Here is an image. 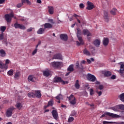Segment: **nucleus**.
Returning a JSON list of instances; mask_svg holds the SVG:
<instances>
[{
    "mask_svg": "<svg viewBox=\"0 0 124 124\" xmlns=\"http://www.w3.org/2000/svg\"><path fill=\"white\" fill-rule=\"evenodd\" d=\"M15 106L17 109H18V110H21L22 107V104L21 103H16Z\"/></svg>",
    "mask_w": 124,
    "mask_h": 124,
    "instance_id": "nucleus-31",
    "label": "nucleus"
},
{
    "mask_svg": "<svg viewBox=\"0 0 124 124\" xmlns=\"http://www.w3.org/2000/svg\"><path fill=\"white\" fill-rule=\"evenodd\" d=\"M111 79H112V80H115V79H116V76L115 75H112L111 77Z\"/></svg>",
    "mask_w": 124,
    "mask_h": 124,
    "instance_id": "nucleus-58",
    "label": "nucleus"
},
{
    "mask_svg": "<svg viewBox=\"0 0 124 124\" xmlns=\"http://www.w3.org/2000/svg\"><path fill=\"white\" fill-rule=\"evenodd\" d=\"M51 114L55 120H58V118H59V114H58V111H57V110L53 109L52 111Z\"/></svg>",
    "mask_w": 124,
    "mask_h": 124,
    "instance_id": "nucleus-12",
    "label": "nucleus"
},
{
    "mask_svg": "<svg viewBox=\"0 0 124 124\" xmlns=\"http://www.w3.org/2000/svg\"><path fill=\"white\" fill-rule=\"evenodd\" d=\"M13 17H14V14L13 13L10 14H6L4 16L5 19L7 23H10Z\"/></svg>",
    "mask_w": 124,
    "mask_h": 124,
    "instance_id": "nucleus-4",
    "label": "nucleus"
},
{
    "mask_svg": "<svg viewBox=\"0 0 124 124\" xmlns=\"http://www.w3.org/2000/svg\"><path fill=\"white\" fill-rule=\"evenodd\" d=\"M61 107H62V108H66V106L62 104L61 105Z\"/></svg>",
    "mask_w": 124,
    "mask_h": 124,
    "instance_id": "nucleus-61",
    "label": "nucleus"
},
{
    "mask_svg": "<svg viewBox=\"0 0 124 124\" xmlns=\"http://www.w3.org/2000/svg\"><path fill=\"white\" fill-rule=\"evenodd\" d=\"M0 57H5L6 56V52L3 49L0 50Z\"/></svg>",
    "mask_w": 124,
    "mask_h": 124,
    "instance_id": "nucleus-27",
    "label": "nucleus"
},
{
    "mask_svg": "<svg viewBox=\"0 0 124 124\" xmlns=\"http://www.w3.org/2000/svg\"><path fill=\"white\" fill-rule=\"evenodd\" d=\"M77 37L79 41H77L76 43L78 46H80V45H83L84 44V41L83 40V39L82 38V37L80 36L81 34H82V32L81 31V30L80 28L77 29Z\"/></svg>",
    "mask_w": 124,
    "mask_h": 124,
    "instance_id": "nucleus-1",
    "label": "nucleus"
},
{
    "mask_svg": "<svg viewBox=\"0 0 124 124\" xmlns=\"http://www.w3.org/2000/svg\"><path fill=\"white\" fill-rule=\"evenodd\" d=\"M37 53V48H35V50L32 52V54L33 55H35Z\"/></svg>",
    "mask_w": 124,
    "mask_h": 124,
    "instance_id": "nucleus-51",
    "label": "nucleus"
},
{
    "mask_svg": "<svg viewBox=\"0 0 124 124\" xmlns=\"http://www.w3.org/2000/svg\"><path fill=\"white\" fill-rule=\"evenodd\" d=\"M6 30V26H1L0 27V31H1V33H3L5 30Z\"/></svg>",
    "mask_w": 124,
    "mask_h": 124,
    "instance_id": "nucleus-37",
    "label": "nucleus"
},
{
    "mask_svg": "<svg viewBox=\"0 0 124 124\" xmlns=\"http://www.w3.org/2000/svg\"><path fill=\"white\" fill-rule=\"evenodd\" d=\"M104 20L107 23L110 21V18H109L108 11H105L104 13Z\"/></svg>",
    "mask_w": 124,
    "mask_h": 124,
    "instance_id": "nucleus-11",
    "label": "nucleus"
},
{
    "mask_svg": "<svg viewBox=\"0 0 124 124\" xmlns=\"http://www.w3.org/2000/svg\"><path fill=\"white\" fill-rule=\"evenodd\" d=\"M62 97V94H60L58 96H57L55 98L57 99V100H61V98Z\"/></svg>",
    "mask_w": 124,
    "mask_h": 124,
    "instance_id": "nucleus-46",
    "label": "nucleus"
},
{
    "mask_svg": "<svg viewBox=\"0 0 124 124\" xmlns=\"http://www.w3.org/2000/svg\"><path fill=\"white\" fill-rule=\"evenodd\" d=\"M119 107V110H124V105H118Z\"/></svg>",
    "mask_w": 124,
    "mask_h": 124,
    "instance_id": "nucleus-45",
    "label": "nucleus"
},
{
    "mask_svg": "<svg viewBox=\"0 0 124 124\" xmlns=\"http://www.w3.org/2000/svg\"><path fill=\"white\" fill-rule=\"evenodd\" d=\"M74 121V118L73 117H69L68 119V123H71Z\"/></svg>",
    "mask_w": 124,
    "mask_h": 124,
    "instance_id": "nucleus-42",
    "label": "nucleus"
},
{
    "mask_svg": "<svg viewBox=\"0 0 124 124\" xmlns=\"http://www.w3.org/2000/svg\"><path fill=\"white\" fill-rule=\"evenodd\" d=\"M20 75H21V73L20 72V71H17L15 74L14 78H15L16 79H17L18 77H20Z\"/></svg>",
    "mask_w": 124,
    "mask_h": 124,
    "instance_id": "nucleus-35",
    "label": "nucleus"
},
{
    "mask_svg": "<svg viewBox=\"0 0 124 124\" xmlns=\"http://www.w3.org/2000/svg\"><path fill=\"white\" fill-rule=\"evenodd\" d=\"M48 12L49 13V14H54V7H53L52 6H49L48 7Z\"/></svg>",
    "mask_w": 124,
    "mask_h": 124,
    "instance_id": "nucleus-24",
    "label": "nucleus"
},
{
    "mask_svg": "<svg viewBox=\"0 0 124 124\" xmlns=\"http://www.w3.org/2000/svg\"><path fill=\"white\" fill-rule=\"evenodd\" d=\"M22 3L24 5V3H28L31 4V1L29 0H21Z\"/></svg>",
    "mask_w": 124,
    "mask_h": 124,
    "instance_id": "nucleus-40",
    "label": "nucleus"
},
{
    "mask_svg": "<svg viewBox=\"0 0 124 124\" xmlns=\"http://www.w3.org/2000/svg\"><path fill=\"white\" fill-rule=\"evenodd\" d=\"M87 62H88V63H91L92 61L90 59H87Z\"/></svg>",
    "mask_w": 124,
    "mask_h": 124,
    "instance_id": "nucleus-62",
    "label": "nucleus"
},
{
    "mask_svg": "<svg viewBox=\"0 0 124 124\" xmlns=\"http://www.w3.org/2000/svg\"><path fill=\"white\" fill-rule=\"evenodd\" d=\"M51 64L54 68H58L60 67L61 65L62 64V62H53L51 63Z\"/></svg>",
    "mask_w": 124,
    "mask_h": 124,
    "instance_id": "nucleus-7",
    "label": "nucleus"
},
{
    "mask_svg": "<svg viewBox=\"0 0 124 124\" xmlns=\"http://www.w3.org/2000/svg\"><path fill=\"white\" fill-rule=\"evenodd\" d=\"M0 68H1V69H3V68H4V69H7L8 67L7 65H6V64H2V62L0 61Z\"/></svg>",
    "mask_w": 124,
    "mask_h": 124,
    "instance_id": "nucleus-21",
    "label": "nucleus"
},
{
    "mask_svg": "<svg viewBox=\"0 0 124 124\" xmlns=\"http://www.w3.org/2000/svg\"><path fill=\"white\" fill-rule=\"evenodd\" d=\"M48 22L49 23H51V24H55V22H54V20H53V19H49Z\"/></svg>",
    "mask_w": 124,
    "mask_h": 124,
    "instance_id": "nucleus-53",
    "label": "nucleus"
},
{
    "mask_svg": "<svg viewBox=\"0 0 124 124\" xmlns=\"http://www.w3.org/2000/svg\"><path fill=\"white\" fill-rule=\"evenodd\" d=\"M90 95H93V94H94V91H93V88L90 89Z\"/></svg>",
    "mask_w": 124,
    "mask_h": 124,
    "instance_id": "nucleus-41",
    "label": "nucleus"
},
{
    "mask_svg": "<svg viewBox=\"0 0 124 124\" xmlns=\"http://www.w3.org/2000/svg\"><path fill=\"white\" fill-rule=\"evenodd\" d=\"M111 109L115 112H119V111H120V107H119V105L112 107L111 108Z\"/></svg>",
    "mask_w": 124,
    "mask_h": 124,
    "instance_id": "nucleus-25",
    "label": "nucleus"
},
{
    "mask_svg": "<svg viewBox=\"0 0 124 124\" xmlns=\"http://www.w3.org/2000/svg\"><path fill=\"white\" fill-rule=\"evenodd\" d=\"M107 116H109V117H111V118H121V116L119 115L108 112H105L104 114L100 116V119H102V118H104V117H106Z\"/></svg>",
    "mask_w": 124,
    "mask_h": 124,
    "instance_id": "nucleus-2",
    "label": "nucleus"
},
{
    "mask_svg": "<svg viewBox=\"0 0 124 124\" xmlns=\"http://www.w3.org/2000/svg\"><path fill=\"white\" fill-rule=\"evenodd\" d=\"M52 60H62V54L60 53H57L54 55Z\"/></svg>",
    "mask_w": 124,
    "mask_h": 124,
    "instance_id": "nucleus-13",
    "label": "nucleus"
},
{
    "mask_svg": "<svg viewBox=\"0 0 124 124\" xmlns=\"http://www.w3.org/2000/svg\"><path fill=\"white\" fill-rule=\"evenodd\" d=\"M103 43L104 46H107L109 43V39H108V38H104Z\"/></svg>",
    "mask_w": 124,
    "mask_h": 124,
    "instance_id": "nucleus-20",
    "label": "nucleus"
},
{
    "mask_svg": "<svg viewBox=\"0 0 124 124\" xmlns=\"http://www.w3.org/2000/svg\"><path fill=\"white\" fill-rule=\"evenodd\" d=\"M52 28H53V26L50 23H46L44 24L45 30L46 29H52Z\"/></svg>",
    "mask_w": 124,
    "mask_h": 124,
    "instance_id": "nucleus-19",
    "label": "nucleus"
},
{
    "mask_svg": "<svg viewBox=\"0 0 124 124\" xmlns=\"http://www.w3.org/2000/svg\"><path fill=\"white\" fill-rule=\"evenodd\" d=\"M111 72L108 71H106L104 73V76H106V77H109V76H111Z\"/></svg>",
    "mask_w": 124,
    "mask_h": 124,
    "instance_id": "nucleus-34",
    "label": "nucleus"
},
{
    "mask_svg": "<svg viewBox=\"0 0 124 124\" xmlns=\"http://www.w3.org/2000/svg\"><path fill=\"white\" fill-rule=\"evenodd\" d=\"M54 83H62L63 85H65V81H63L61 77H56L54 78Z\"/></svg>",
    "mask_w": 124,
    "mask_h": 124,
    "instance_id": "nucleus-9",
    "label": "nucleus"
},
{
    "mask_svg": "<svg viewBox=\"0 0 124 124\" xmlns=\"http://www.w3.org/2000/svg\"><path fill=\"white\" fill-rule=\"evenodd\" d=\"M48 107H49V106H48V105H47L46 106H45L44 107V109H46V108H47Z\"/></svg>",
    "mask_w": 124,
    "mask_h": 124,
    "instance_id": "nucleus-64",
    "label": "nucleus"
},
{
    "mask_svg": "<svg viewBox=\"0 0 124 124\" xmlns=\"http://www.w3.org/2000/svg\"><path fill=\"white\" fill-rule=\"evenodd\" d=\"M96 93H97L98 94L99 96H100V95H101V94H102V92H101V91L98 92L97 90H96Z\"/></svg>",
    "mask_w": 124,
    "mask_h": 124,
    "instance_id": "nucleus-50",
    "label": "nucleus"
},
{
    "mask_svg": "<svg viewBox=\"0 0 124 124\" xmlns=\"http://www.w3.org/2000/svg\"><path fill=\"white\" fill-rule=\"evenodd\" d=\"M86 4L87 5V7H86V9H87V10H92L94 8V5H93V3L90 1H88Z\"/></svg>",
    "mask_w": 124,
    "mask_h": 124,
    "instance_id": "nucleus-8",
    "label": "nucleus"
},
{
    "mask_svg": "<svg viewBox=\"0 0 124 124\" xmlns=\"http://www.w3.org/2000/svg\"><path fill=\"white\" fill-rule=\"evenodd\" d=\"M110 12L112 15L115 16L116 15L117 12H118V10H117L116 8H114L111 10H110Z\"/></svg>",
    "mask_w": 124,
    "mask_h": 124,
    "instance_id": "nucleus-22",
    "label": "nucleus"
},
{
    "mask_svg": "<svg viewBox=\"0 0 124 124\" xmlns=\"http://www.w3.org/2000/svg\"><path fill=\"white\" fill-rule=\"evenodd\" d=\"M15 110V108L14 107H11L9 108H8L7 111L6 112V116L7 118H9L12 116V113H13V111Z\"/></svg>",
    "mask_w": 124,
    "mask_h": 124,
    "instance_id": "nucleus-3",
    "label": "nucleus"
},
{
    "mask_svg": "<svg viewBox=\"0 0 124 124\" xmlns=\"http://www.w3.org/2000/svg\"><path fill=\"white\" fill-rule=\"evenodd\" d=\"M114 124H124V122H114Z\"/></svg>",
    "mask_w": 124,
    "mask_h": 124,
    "instance_id": "nucleus-54",
    "label": "nucleus"
},
{
    "mask_svg": "<svg viewBox=\"0 0 124 124\" xmlns=\"http://www.w3.org/2000/svg\"><path fill=\"white\" fill-rule=\"evenodd\" d=\"M93 44L96 47H99V45H100V41L98 39H96L93 42Z\"/></svg>",
    "mask_w": 124,
    "mask_h": 124,
    "instance_id": "nucleus-23",
    "label": "nucleus"
},
{
    "mask_svg": "<svg viewBox=\"0 0 124 124\" xmlns=\"http://www.w3.org/2000/svg\"><path fill=\"white\" fill-rule=\"evenodd\" d=\"M76 89H80V84H79V80H77L75 84Z\"/></svg>",
    "mask_w": 124,
    "mask_h": 124,
    "instance_id": "nucleus-32",
    "label": "nucleus"
},
{
    "mask_svg": "<svg viewBox=\"0 0 124 124\" xmlns=\"http://www.w3.org/2000/svg\"><path fill=\"white\" fill-rule=\"evenodd\" d=\"M5 0H0V4H2L4 3Z\"/></svg>",
    "mask_w": 124,
    "mask_h": 124,
    "instance_id": "nucleus-59",
    "label": "nucleus"
},
{
    "mask_svg": "<svg viewBox=\"0 0 124 124\" xmlns=\"http://www.w3.org/2000/svg\"><path fill=\"white\" fill-rule=\"evenodd\" d=\"M121 76L124 78V64H122L120 66V69L119 70Z\"/></svg>",
    "mask_w": 124,
    "mask_h": 124,
    "instance_id": "nucleus-15",
    "label": "nucleus"
},
{
    "mask_svg": "<svg viewBox=\"0 0 124 124\" xmlns=\"http://www.w3.org/2000/svg\"><path fill=\"white\" fill-rule=\"evenodd\" d=\"M15 29H20V30H26V27L23 25H21L19 23H16L14 24Z\"/></svg>",
    "mask_w": 124,
    "mask_h": 124,
    "instance_id": "nucleus-10",
    "label": "nucleus"
},
{
    "mask_svg": "<svg viewBox=\"0 0 124 124\" xmlns=\"http://www.w3.org/2000/svg\"><path fill=\"white\" fill-rule=\"evenodd\" d=\"M82 33L84 35H87L88 37L92 36V33L87 29H84L82 31Z\"/></svg>",
    "mask_w": 124,
    "mask_h": 124,
    "instance_id": "nucleus-17",
    "label": "nucleus"
},
{
    "mask_svg": "<svg viewBox=\"0 0 124 124\" xmlns=\"http://www.w3.org/2000/svg\"><path fill=\"white\" fill-rule=\"evenodd\" d=\"M69 100L70 101V104L71 105H75V104L77 102V100H76V98L73 95V94L70 95V96L69 97Z\"/></svg>",
    "mask_w": 124,
    "mask_h": 124,
    "instance_id": "nucleus-5",
    "label": "nucleus"
},
{
    "mask_svg": "<svg viewBox=\"0 0 124 124\" xmlns=\"http://www.w3.org/2000/svg\"><path fill=\"white\" fill-rule=\"evenodd\" d=\"M76 67L77 68H79V62H76Z\"/></svg>",
    "mask_w": 124,
    "mask_h": 124,
    "instance_id": "nucleus-60",
    "label": "nucleus"
},
{
    "mask_svg": "<svg viewBox=\"0 0 124 124\" xmlns=\"http://www.w3.org/2000/svg\"><path fill=\"white\" fill-rule=\"evenodd\" d=\"M14 72L13 70H10L7 72V75H8V76H12L14 74Z\"/></svg>",
    "mask_w": 124,
    "mask_h": 124,
    "instance_id": "nucleus-39",
    "label": "nucleus"
},
{
    "mask_svg": "<svg viewBox=\"0 0 124 124\" xmlns=\"http://www.w3.org/2000/svg\"><path fill=\"white\" fill-rule=\"evenodd\" d=\"M28 80L29 82H35L36 81V78L33 75H30L28 78Z\"/></svg>",
    "mask_w": 124,
    "mask_h": 124,
    "instance_id": "nucleus-14",
    "label": "nucleus"
},
{
    "mask_svg": "<svg viewBox=\"0 0 124 124\" xmlns=\"http://www.w3.org/2000/svg\"><path fill=\"white\" fill-rule=\"evenodd\" d=\"M44 31H45V29L41 28L38 30L37 33L38 34H42L44 33Z\"/></svg>",
    "mask_w": 124,
    "mask_h": 124,
    "instance_id": "nucleus-26",
    "label": "nucleus"
},
{
    "mask_svg": "<svg viewBox=\"0 0 124 124\" xmlns=\"http://www.w3.org/2000/svg\"><path fill=\"white\" fill-rule=\"evenodd\" d=\"M23 5H24L23 4V3H18V4H17V5H16V7L17 8H20V7H22V6H23Z\"/></svg>",
    "mask_w": 124,
    "mask_h": 124,
    "instance_id": "nucleus-43",
    "label": "nucleus"
},
{
    "mask_svg": "<svg viewBox=\"0 0 124 124\" xmlns=\"http://www.w3.org/2000/svg\"><path fill=\"white\" fill-rule=\"evenodd\" d=\"M73 16V17H75L77 19V18H78V17H80V16H79L78 15H77L76 14H74Z\"/></svg>",
    "mask_w": 124,
    "mask_h": 124,
    "instance_id": "nucleus-55",
    "label": "nucleus"
},
{
    "mask_svg": "<svg viewBox=\"0 0 124 124\" xmlns=\"http://www.w3.org/2000/svg\"><path fill=\"white\" fill-rule=\"evenodd\" d=\"M86 77L87 80L90 81V82H95V80H96L95 76L93 75H92V74H88Z\"/></svg>",
    "mask_w": 124,
    "mask_h": 124,
    "instance_id": "nucleus-6",
    "label": "nucleus"
},
{
    "mask_svg": "<svg viewBox=\"0 0 124 124\" xmlns=\"http://www.w3.org/2000/svg\"><path fill=\"white\" fill-rule=\"evenodd\" d=\"M47 105L48 107L49 106H51V107L53 106V105H54V100L51 99L50 101H49L48 102Z\"/></svg>",
    "mask_w": 124,
    "mask_h": 124,
    "instance_id": "nucleus-36",
    "label": "nucleus"
},
{
    "mask_svg": "<svg viewBox=\"0 0 124 124\" xmlns=\"http://www.w3.org/2000/svg\"><path fill=\"white\" fill-rule=\"evenodd\" d=\"M3 38H4V35L3 33H1L0 34V40H3Z\"/></svg>",
    "mask_w": 124,
    "mask_h": 124,
    "instance_id": "nucleus-44",
    "label": "nucleus"
},
{
    "mask_svg": "<svg viewBox=\"0 0 124 124\" xmlns=\"http://www.w3.org/2000/svg\"><path fill=\"white\" fill-rule=\"evenodd\" d=\"M43 75L46 77H48L50 75V71H45L43 72Z\"/></svg>",
    "mask_w": 124,
    "mask_h": 124,
    "instance_id": "nucleus-33",
    "label": "nucleus"
},
{
    "mask_svg": "<svg viewBox=\"0 0 124 124\" xmlns=\"http://www.w3.org/2000/svg\"><path fill=\"white\" fill-rule=\"evenodd\" d=\"M34 97H37V98H40L41 97V93L40 91H35L34 92Z\"/></svg>",
    "mask_w": 124,
    "mask_h": 124,
    "instance_id": "nucleus-18",
    "label": "nucleus"
},
{
    "mask_svg": "<svg viewBox=\"0 0 124 124\" xmlns=\"http://www.w3.org/2000/svg\"><path fill=\"white\" fill-rule=\"evenodd\" d=\"M32 31V28H31V27L27 29V32H30V31Z\"/></svg>",
    "mask_w": 124,
    "mask_h": 124,
    "instance_id": "nucleus-56",
    "label": "nucleus"
},
{
    "mask_svg": "<svg viewBox=\"0 0 124 124\" xmlns=\"http://www.w3.org/2000/svg\"><path fill=\"white\" fill-rule=\"evenodd\" d=\"M60 38L61 40H63V41H67V39H68V36H67V34H61L60 35Z\"/></svg>",
    "mask_w": 124,
    "mask_h": 124,
    "instance_id": "nucleus-16",
    "label": "nucleus"
},
{
    "mask_svg": "<svg viewBox=\"0 0 124 124\" xmlns=\"http://www.w3.org/2000/svg\"><path fill=\"white\" fill-rule=\"evenodd\" d=\"M68 71H70V72L74 71V66L73 64H71L69 65L68 68H67Z\"/></svg>",
    "mask_w": 124,
    "mask_h": 124,
    "instance_id": "nucleus-28",
    "label": "nucleus"
},
{
    "mask_svg": "<svg viewBox=\"0 0 124 124\" xmlns=\"http://www.w3.org/2000/svg\"><path fill=\"white\" fill-rule=\"evenodd\" d=\"M77 115V112L75 111H73L71 113V116H74Z\"/></svg>",
    "mask_w": 124,
    "mask_h": 124,
    "instance_id": "nucleus-49",
    "label": "nucleus"
},
{
    "mask_svg": "<svg viewBox=\"0 0 124 124\" xmlns=\"http://www.w3.org/2000/svg\"><path fill=\"white\" fill-rule=\"evenodd\" d=\"M84 7H85V5H84V4H83V3H80V4H79V8L82 9V8H84Z\"/></svg>",
    "mask_w": 124,
    "mask_h": 124,
    "instance_id": "nucleus-52",
    "label": "nucleus"
},
{
    "mask_svg": "<svg viewBox=\"0 0 124 124\" xmlns=\"http://www.w3.org/2000/svg\"><path fill=\"white\" fill-rule=\"evenodd\" d=\"M83 54L86 56H91V53L86 48L83 50Z\"/></svg>",
    "mask_w": 124,
    "mask_h": 124,
    "instance_id": "nucleus-30",
    "label": "nucleus"
},
{
    "mask_svg": "<svg viewBox=\"0 0 124 124\" xmlns=\"http://www.w3.org/2000/svg\"><path fill=\"white\" fill-rule=\"evenodd\" d=\"M9 62H10L9 60L6 59V61H5V64H6H6H9Z\"/></svg>",
    "mask_w": 124,
    "mask_h": 124,
    "instance_id": "nucleus-57",
    "label": "nucleus"
},
{
    "mask_svg": "<svg viewBox=\"0 0 124 124\" xmlns=\"http://www.w3.org/2000/svg\"><path fill=\"white\" fill-rule=\"evenodd\" d=\"M104 88V86H103L102 85H100L98 87V89H99V90H100V91L103 90Z\"/></svg>",
    "mask_w": 124,
    "mask_h": 124,
    "instance_id": "nucleus-48",
    "label": "nucleus"
},
{
    "mask_svg": "<svg viewBox=\"0 0 124 124\" xmlns=\"http://www.w3.org/2000/svg\"><path fill=\"white\" fill-rule=\"evenodd\" d=\"M37 2L38 3H41V0H37Z\"/></svg>",
    "mask_w": 124,
    "mask_h": 124,
    "instance_id": "nucleus-63",
    "label": "nucleus"
},
{
    "mask_svg": "<svg viewBox=\"0 0 124 124\" xmlns=\"http://www.w3.org/2000/svg\"><path fill=\"white\" fill-rule=\"evenodd\" d=\"M119 99L122 101V102H124V93H122L120 95L118 96Z\"/></svg>",
    "mask_w": 124,
    "mask_h": 124,
    "instance_id": "nucleus-29",
    "label": "nucleus"
},
{
    "mask_svg": "<svg viewBox=\"0 0 124 124\" xmlns=\"http://www.w3.org/2000/svg\"><path fill=\"white\" fill-rule=\"evenodd\" d=\"M114 122H107V121L103 122V124H114Z\"/></svg>",
    "mask_w": 124,
    "mask_h": 124,
    "instance_id": "nucleus-47",
    "label": "nucleus"
},
{
    "mask_svg": "<svg viewBox=\"0 0 124 124\" xmlns=\"http://www.w3.org/2000/svg\"><path fill=\"white\" fill-rule=\"evenodd\" d=\"M29 97H34V92H29L28 93Z\"/></svg>",
    "mask_w": 124,
    "mask_h": 124,
    "instance_id": "nucleus-38",
    "label": "nucleus"
}]
</instances>
